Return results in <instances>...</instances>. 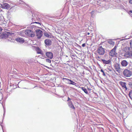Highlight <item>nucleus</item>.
Listing matches in <instances>:
<instances>
[{"mask_svg":"<svg viewBox=\"0 0 132 132\" xmlns=\"http://www.w3.org/2000/svg\"><path fill=\"white\" fill-rule=\"evenodd\" d=\"M123 74L125 77H129L132 75V71L127 69H126L123 71Z\"/></svg>","mask_w":132,"mask_h":132,"instance_id":"obj_1","label":"nucleus"},{"mask_svg":"<svg viewBox=\"0 0 132 132\" xmlns=\"http://www.w3.org/2000/svg\"><path fill=\"white\" fill-rule=\"evenodd\" d=\"M24 32L26 35L29 37H33L35 36L34 33L31 30H27L25 31Z\"/></svg>","mask_w":132,"mask_h":132,"instance_id":"obj_2","label":"nucleus"},{"mask_svg":"<svg viewBox=\"0 0 132 132\" xmlns=\"http://www.w3.org/2000/svg\"><path fill=\"white\" fill-rule=\"evenodd\" d=\"M117 48L116 46H115L114 48L112 49L109 53V55L111 56H116L117 54L116 52V51Z\"/></svg>","mask_w":132,"mask_h":132,"instance_id":"obj_3","label":"nucleus"},{"mask_svg":"<svg viewBox=\"0 0 132 132\" xmlns=\"http://www.w3.org/2000/svg\"><path fill=\"white\" fill-rule=\"evenodd\" d=\"M97 53L100 55H103L104 54V49L102 46L99 47L97 50Z\"/></svg>","mask_w":132,"mask_h":132,"instance_id":"obj_4","label":"nucleus"},{"mask_svg":"<svg viewBox=\"0 0 132 132\" xmlns=\"http://www.w3.org/2000/svg\"><path fill=\"white\" fill-rule=\"evenodd\" d=\"M11 34L10 32L5 31L1 34L0 37L1 38H6L10 35Z\"/></svg>","mask_w":132,"mask_h":132,"instance_id":"obj_5","label":"nucleus"},{"mask_svg":"<svg viewBox=\"0 0 132 132\" xmlns=\"http://www.w3.org/2000/svg\"><path fill=\"white\" fill-rule=\"evenodd\" d=\"M126 58H132V50H131L127 53H125L123 55Z\"/></svg>","mask_w":132,"mask_h":132,"instance_id":"obj_6","label":"nucleus"},{"mask_svg":"<svg viewBox=\"0 0 132 132\" xmlns=\"http://www.w3.org/2000/svg\"><path fill=\"white\" fill-rule=\"evenodd\" d=\"M114 67L116 71L120 73L121 71L120 65L118 63L115 64L114 65Z\"/></svg>","mask_w":132,"mask_h":132,"instance_id":"obj_7","label":"nucleus"},{"mask_svg":"<svg viewBox=\"0 0 132 132\" xmlns=\"http://www.w3.org/2000/svg\"><path fill=\"white\" fill-rule=\"evenodd\" d=\"M36 35L38 38L39 39L42 37L43 35L42 31L39 29H37L36 30Z\"/></svg>","mask_w":132,"mask_h":132,"instance_id":"obj_8","label":"nucleus"},{"mask_svg":"<svg viewBox=\"0 0 132 132\" xmlns=\"http://www.w3.org/2000/svg\"><path fill=\"white\" fill-rule=\"evenodd\" d=\"M62 79L63 80H64L65 79L66 81H65L67 84H71L73 85H75L76 84V83L75 82L69 79L65 78H63Z\"/></svg>","mask_w":132,"mask_h":132,"instance_id":"obj_9","label":"nucleus"},{"mask_svg":"<svg viewBox=\"0 0 132 132\" xmlns=\"http://www.w3.org/2000/svg\"><path fill=\"white\" fill-rule=\"evenodd\" d=\"M2 7L4 9H8L10 8V5L6 3H3L1 4Z\"/></svg>","mask_w":132,"mask_h":132,"instance_id":"obj_10","label":"nucleus"},{"mask_svg":"<svg viewBox=\"0 0 132 132\" xmlns=\"http://www.w3.org/2000/svg\"><path fill=\"white\" fill-rule=\"evenodd\" d=\"M46 56L50 59H52L53 57V54L51 52H47L45 53Z\"/></svg>","mask_w":132,"mask_h":132,"instance_id":"obj_11","label":"nucleus"},{"mask_svg":"<svg viewBox=\"0 0 132 132\" xmlns=\"http://www.w3.org/2000/svg\"><path fill=\"white\" fill-rule=\"evenodd\" d=\"M45 43L47 46H50L52 44L51 41L49 39H47L45 40Z\"/></svg>","mask_w":132,"mask_h":132,"instance_id":"obj_12","label":"nucleus"},{"mask_svg":"<svg viewBox=\"0 0 132 132\" xmlns=\"http://www.w3.org/2000/svg\"><path fill=\"white\" fill-rule=\"evenodd\" d=\"M131 50L130 47H126L123 49V51L125 52V53H127Z\"/></svg>","mask_w":132,"mask_h":132,"instance_id":"obj_13","label":"nucleus"},{"mask_svg":"<svg viewBox=\"0 0 132 132\" xmlns=\"http://www.w3.org/2000/svg\"><path fill=\"white\" fill-rule=\"evenodd\" d=\"M16 40L17 42L20 43H22L24 41V40L23 38L18 37L16 39Z\"/></svg>","mask_w":132,"mask_h":132,"instance_id":"obj_14","label":"nucleus"},{"mask_svg":"<svg viewBox=\"0 0 132 132\" xmlns=\"http://www.w3.org/2000/svg\"><path fill=\"white\" fill-rule=\"evenodd\" d=\"M121 64L123 67H126L128 64V62L126 60H124L122 61L121 62Z\"/></svg>","mask_w":132,"mask_h":132,"instance_id":"obj_15","label":"nucleus"},{"mask_svg":"<svg viewBox=\"0 0 132 132\" xmlns=\"http://www.w3.org/2000/svg\"><path fill=\"white\" fill-rule=\"evenodd\" d=\"M101 60L103 62L104 64H110L111 63V61L110 60L106 61L105 60L102 59Z\"/></svg>","mask_w":132,"mask_h":132,"instance_id":"obj_16","label":"nucleus"},{"mask_svg":"<svg viewBox=\"0 0 132 132\" xmlns=\"http://www.w3.org/2000/svg\"><path fill=\"white\" fill-rule=\"evenodd\" d=\"M68 104L69 106L71 108L73 109H75V108L73 105L72 102L71 101H69L68 103Z\"/></svg>","mask_w":132,"mask_h":132,"instance_id":"obj_17","label":"nucleus"},{"mask_svg":"<svg viewBox=\"0 0 132 132\" xmlns=\"http://www.w3.org/2000/svg\"><path fill=\"white\" fill-rule=\"evenodd\" d=\"M44 35L46 37L49 38H52V36L50 33L47 32H44Z\"/></svg>","mask_w":132,"mask_h":132,"instance_id":"obj_18","label":"nucleus"},{"mask_svg":"<svg viewBox=\"0 0 132 132\" xmlns=\"http://www.w3.org/2000/svg\"><path fill=\"white\" fill-rule=\"evenodd\" d=\"M36 51L38 54H39L41 55L43 54L42 51L39 48H37Z\"/></svg>","mask_w":132,"mask_h":132,"instance_id":"obj_19","label":"nucleus"},{"mask_svg":"<svg viewBox=\"0 0 132 132\" xmlns=\"http://www.w3.org/2000/svg\"><path fill=\"white\" fill-rule=\"evenodd\" d=\"M121 84L122 87L125 88L126 89H127V88L126 86V83L122 82Z\"/></svg>","mask_w":132,"mask_h":132,"instance_id":"obj_20","label":"nucleus"},{"mask_svg":"<svg viewBox=\"0 0 132 132\" xmlns=\"http://www.w3.org/2000/svg\"><path fill=\"white\" fill-rule=\"evenodd\" d=\"M80 88L82 89L84 92L86 94H87L88 93V92L87 90L86 89V88H84L83 87H81Z\"/></svg>","mask_w":132,"mask_h":132,"instance_id":"obj_21","label":"nucleus"},{"mask_svg":"<svg viewBox=\"0 0 132 132\" xmlns=\"http://www.w3.org/2000/svg\"><path fill=\"white\" fill-rule=\"evenodd\" d=\"M108 43L110 44L113 45L114 43V42L111 40H110L108 41Z\"/></svg>","mask_w":132,"mask_h":132,"instance_id":"obj_22","label":"nucleus"},{"mask_svg":"<svg viewBox=\"0 0 132 132\" xmlns=\"http://www.w3.org/2000/svg\"><path fill=\"white\" fill-rule=\"evenodd\" d=\"M128 85L130 88H132V81L129 82L128 83Z\"/></svg>","mask_w":132,"mask_h":132,"instance_id":"obj_23","label":"nucleus"},{"mask_svg":"<svg viewBox=\"0 0 132 132\" xmlns=\"http://www.w3.org/2000/svg\"><path fill=\"white\" fill-rule=\"evenodd\" d=\"M96 59H97V60L99 61H100L101 60H102L101 59L100 57L96 55Z\"/></svg>","mask_w":132,"mask_h":132,"instance_id":"obj_24","label":"nucleus"},{"mask_svg":"<svg viewBox=\"0 0 132 132\" xmlns=\"http://www.w3.org/2000/svg\"><path fill=\"white\" fill-rule=\"evenodd\" d=\"M46 61L48 63H50L51 62V60L49 59H46Z\"/></svg>","mask_w":132,"mask_h":132,"instance_id":"obj_25","label":"nucleus"},{"mask_svg":"<svg viewBox=\"0 0 132 132\" xmlns=\"http://www.w3.org/2000/svg\"><path fill=\"white\" fill-rule=\"evenodd\" d=\"M101 71L103 73V75L104 76H106V75H105V73L104 71L102 69H101Z\"/></svg>","mask_w":132,"mask_h":132,"instance_id":"obj_26","label":"nucleus"},{"mask_svg":"<svg viewBox=\"0 0 132 132\" xmlns=\"http://www.w3.org/2000/svg\"><path fill=\"white\" fill-rule=\"evenodd\" d=\"M28 61V63H30L31 62H32L33 61V60L32 59H31L29 60V59Z\"/></svg>","mask_w":132,"mask_h":132,"instance_id":"obj_27","label":"nucleus"},{"mask_svg":"<svg viewBox=\"0 0 132 132\" xmlns=\"http://www.w3.org/2000/svg\"><path fill=\"white\" fill-rule=\"evenodd\" d=\"M130 45L131 47L132 48V40H131L130 43Z\"/></svg>","mask_w":132,"mask_h":132,"instance_id":"obj_28","label":"nucleus"},{"mask_svg":"<svg viewBox=\"0 0 132 132\" xmlns=\"http://www.w3.org/2000/svg\"><path fill=\"white\" fill-rule=\"evenodd\" d=\"M129 95L130 96V95L132 96V90H131L129 93Z\"/></svg>","mask_w":132,"mask_h":132,"instance_id":"obj_29","label":"nucleus"},{"mask_svg":"<svg viewBox=\"0 0 132 132\" xmlns=\"http://www.w3.org/2000/svg\"><path fill=\"white\" fill-rule=\"evenodd\" d=\"M94 11H92V12H90V13L92 15H92L94 13Z\"/></svg>","mask_w":132,"mask_h":132,"instance_id":"obj_30","label":"nucleus"},{"mask_svg":"<svg viewBox=\"0 0 132 132\" xmlns=\"http://www.w3.org/2000/svg\"><path fill=\"white\" fill-rule=\"evenodd\" d=\"M85 43L83 44L82 45V46L83 47H85Z\"/></svg>","mask_w":132,"mask_h":132,"instance_id":"obj_31","label":"nucleus"},{"mask_svg":"<svg viewBox=\"0 0 132 132\" xmlns=\"http://www.w3.org/2000/svg\"><path fill=\"white\" fill-rule=\"evenodd\" d=\"M130 13H132V10H130L129 11L128 13L130 14V16H131V15L130 14Z\"/></svg>","mask_w":132,"mask_h":132,"instance_id":"obj_32","label":"nucleus"},{"mask_svg":"<svg viewBox=\"0 0 132 132\" xmlns=\"http://www.w3.org/2000/svg\"><path fill=\"white\" fill-rule=\"evenodd\" d=\"M129 3L131 4H132V0H129Z\"/></svg>","mask_w":132,"mask_h":132,"instance_id":"obj_33","label":"nucleus"},{"mask_svg":"<svg viewBox=\"0 0 132 132\" xmlns=\"http://www.w3.org/2000/svg\"><path fill=\"white\" fill-rule=\"evenodd\" d=\"M2 29L1 27H0V32L2 31Z\"/></svg>","mask_w":132,"mask_h":132,"instance_id":"obj_34","label":"nucleus"},{"mask_svg":"<svg viewBox=\"0 0 132 132\" xmlns=\"http://www.w3.org/2000/svg\"><path fill=\"white\" fill-rule=\"evenodd\" d=\"M35 23H38V24H40V23H37V22H35Z\"/></svg>","mask_w":132,"mask_h":132,"instance_id":"obj_35","label":"nucleus"},{"mask_svg":"<svg viewBox=\"0 0 132 132\" xmlns=\"http://www.w3.org/2000/svg\"><path fill=\"white\" fill-rule=\"evenodd\" d=\"M68 100H67V101H68L71 100V99L69 97H68Z\"/></svg>","mask_w":132,"mask_h":132,"instance_id":"obj_36","label":"nucleus"},{"mask_svg":"<svg viewBox=\"0 0 132 132\" xmlns=\"http://www.w3.org/2000/svg\"><path fill=\"white\" fill-rule=\"evenodd\" d=\"M89 34H90V33H89V32H87V35H89Z\"/></svg>","mask_w":132,"mask_h":132,"instance_id":"obj_37","label":"nucleus"},{"mask_svg":"<svg viewBox=\"0 0 132 132\" xmlns=\"http://www.w3.org/2000/svg\"><path fill=\"white\" fill-rule=\"evenodd\" d=\"M88 89L89 90H90V89H89V88H88Z\"/></svg>","mask_w":132,"mask_h":132,"instance_id":"obj_38","label":"nucleus"},{"mask_svg":"<svg viewBox=\"0 0 132 132\" xmlns=\"http://www.w3.org/2000/svg\"><path fill=\"white\" fill-rule=\"evenodd\" d=\"M1 126L2 127V129L3 130V127L2 126V125H1Z\"/></svg>","mask_w":132,"mask_h":132,"instance_id":"obj_39","label":"nucleus"},{"mask_svg":"<svg viewBox=\"0 0 132 132\" xmlns=\"http://www.w3.org/2000/svg\"><path fill=\"white\" fill-rule=\"evenodd\" d=\"M1 101H0V102Z\"/></svg>","mask_w":132,"mask_h":132,"instance_id":"obj_40","label":"nucleus"}]
</instances>
